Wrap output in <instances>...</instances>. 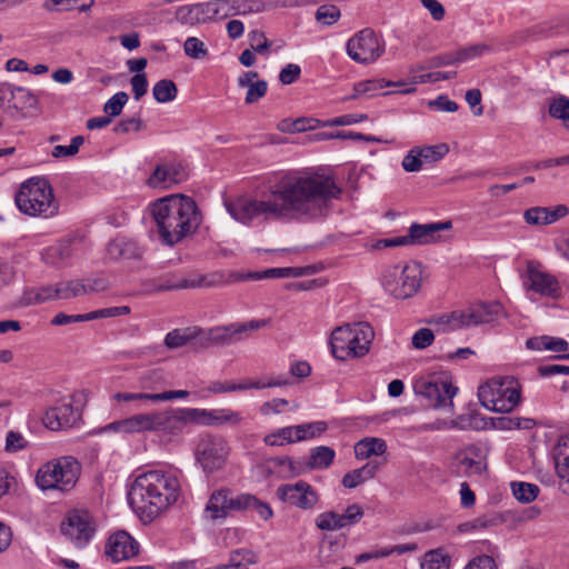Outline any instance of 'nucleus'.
Returning a JSON list of instances; mask_svg holds the SVG:
<instances>
[{"label": "nucleus", "instance_id": "nucleus-1", "mask_svg": "<svg viewBox=\"0 0 569 569\" xmlns=\"http://www.w3.org/2000/svg\"><path fill=\"white\" fill-rule=\"evenodd\" d=\"M341 192L329 174L295 170L270 182L260 199L239 197L224 204L229 214L243 224L257 219H318L328 214L332 200L338 199Z\"/></svg>", "mask_w": 569, "mask_h": 569}, {"label": "nucleus", "instance_id": "nucleus-2", "mask_svg": "<svg viewBox=\"0 0 569 569\" xmlns=\"http://www.w3.org/2000/svg\"><path fill=\"white\" fill-rule=\"evenodd\" d=\"M177 470H149L134 479L128 492V501L141 517L151 521L181 495V482Z\"/></svg>", "mask_w": 569, "mask_h": 569}, {"label": "nucleus", "instance_id": "nucleus-3", "mask_svg": "<svg viewBox=\"0 0 569 569\" xmlns=\"http://www.w3.org/2000/svg\"><path fill=\"white\" fill-rule=\"evenodd\" d=\"M150 211L159 239L168 247L196 233L201 224V213L196 201L184 194L160 198L151 204Z\"/></svg>", "mask_w": 569, "mask_h": 569}, {"label": "nucleus", "instance_id": "nucleus-4", "mask_svg": "<svg viewBox=\"0 0 569 569\" xmlns=\"http://www.w3.org/2000/svg\"><path fill=\"white\" fill-rule=\"evenodd\" d=\"M14 202L22 213L31 217L50 218L59 209L50 182L41 177L22 182L14 196Z\"/></svg>", "mask_w": 569, "mask_h": 569}, {"label": "nucleus", "instance_id": "nucleus-5", "mask_svg": "<svg viewBox=\"0 0 569 569\" xmlns=\"http://www.w3.org/2000/svg\"><path fill=\"white\" fill-rule=\"evenodd\" d=\"M81 463L72 456H62L43 463L36 472V485L42 491L69 492L77 485Z\"/></svg>", "mask_w": 569, "mask_h": 569}, {"label": "nucleus", "instance_id": "nucleus-6", "mask_svg": "<svg viewBox=\"0 0 569 569\" xmlns=\"http://www.w3.org/2000/svg\"><path fill=\"white\" fill-rule=\"evenodd\" d=\"M372 338L373 330L368 323L338 327L330 337L331 352L339 360L363 357L369 351Z\"/></svg>", "mask_w": 569, "mask_h": 569}, {"label": "nucleus", "instance_id": "nucleus-7", "mask_svg": "<svg viewBox=\"0 0 569 569\" xmlns=\"http://www.w3.org/2000/svg\"><path fill=\"white\" fill-rule=\"evenodd\" d=\"M478 397L490 411L510 412L519 405L521 390L512 377L495 378L479 387Z\"/></svg>", "mask_w": 569, "mask_h": 569}, {"label": "nucleus", "instance_id": "nucleus-8", "mask_svg": "<svg viewBox=\"0 0 569 569\" xmlns=\"http://www.w3.org/2000/svg\"><path fill=\"white\" fill-rule=\"evenodd\" d=\"M503 315V307L498 301L477 302L465 310H456L439 318L440 323L448 325L451 330L491 323Z\"/></svg>", "mask_w": 569, "mask_h": 569}, {"label": "nucleus", "instance_id": "nucleus-9", "mask_svg": "<svg viewBox=\"0 0 569 569\" xmlns=\"http://www.w3.org/2000/svg\"><path fill=\"white\" fill-rule=\"evenodd\" d=\"M96 518L87 510L73 509L67 512L60 525L62 536L76 548L83 549L97 532Z\"/></svg>", "mask_w": 569, "mask_h": 569}, {"label": "nucleus", "instance_id": "nucleus-10", "mask_svg": "<svg viewBox=\"0 0 569 569\" xmlns=\"http://www.w3.org/2000/svg\"><path fill=\"white\" fill-rule=\"evenodd\" d=\"M269 320L254 319L247 322L230 323L228 326H218L203 330L200 335V346L209 348L211 346H230L248 337L249 332L257 331L267 326Z\"/></svg>", "mask_w": 569, "mask_h": 569}, {"label": "nucleus", "instance_id": "nucleus-11", "mask_svg": "<svg viewBox=\"0 0 569 569\" xmlns=\"http://www.w3.org/2000/svg\"><path fill=\"white\" fill-rule=\"evenodd\" d=\"M457 390L446 373H433L415 385L416 393L425 397L428 400V406L436 409L452 407V398Z\"/></svg>", "mask_w": 569, "mask_h": 569}, {"label": "nucleus", "instance_id": "nucleus-12", "mask_svg": "<svg viewBox=\"0 0 569 569\" xmlns=\"http://www.w3.org/2000/svg\"><path fill=\"white\" fill-rule=\"evenodd\" d=\"M346 50L350 59L361 64L376 61L383 52L379 37L370 28H365L351 37Z\"/></svg>", "mask_w": 569, "mask_h": 569}, {"label": "nucleus", "instance_id": "nucleus-13", "mask_svg": "<svg viewBox=\"0 0 569 569\" xmlns=\"http://www.w3.org/2000/svg\"><path fill=\"white\" fill-rule=\"evenodd\" d=\"M228 455L227 441L220 437L210 436L201 438L194 451L196 460L206 473L220 470L226 465Z\"/></svg>", "mask_w": 569, "mask_h": 569}, {"label": "nucleus", "instance_id": "nucleus-14", "mask_svg": "<svg viewBox=\"0 0 569 569\" xmlns=\"http://www.w3.org/2000/svg\"><path fill=\"white\" fill-rule=\"evenodd\" d=\"M522 282L527 290L543 297L556 299L561 295L558 279L553 274L543 271L541 263L538 261L527 262Z\"/></svg>", "mask_w": 569, "mask_h": 569}, {"label": "nucleus", "instance_id": "nucleus-15", "mask_svg": "<svg viewBox=\"0 0 569 569\" xmlns=\"http://www.w3.org/2000/svg\"><path fill=\"white\" fill-rule=\"evenodd\" d=\"M452 222L438 221L430 223L413 222L409 227L406 236L393 237V247L400 246H426L440 240V231L450 230Z\"/></svg>", "mask_w": 569, "mask_h": 569}, {"label": "nucleus", "instance_id": "nucleus-16", "mask_svg": "<svg viewBox=\"0 0 569 569\" xmlns=\"http://www.w3.org/2000/svg\"><path fill=\"white\" fill-rule=\"evenodd\" d=\"M276 495L282 502L301 510H311L320 501L318 491L305 480L281 485L277 488Z\"/></svg>", "mask_w": 569, "mask_h": 569}, {"label": "nucleus", "instance_id": "nucleus-17", "mask_svg": "<svg viewBox=\"0 0 569 569\" xmlns=\"http://www.w3.org/2000/svg\"><path fill=\"white\" fill-rule=\"evenodd\" d=\"M152 419V432L178 436L187 425H193L192 408H170L164 411H153Z\"/></svg>", "mask_w": 569, "mask_h": 569}, {"label": "nucleus", "instance_id": "nucleus-18", "mask_svg": "<svg viewBox=\"0 0 569 569\" xmlns=\"http://www.w3.org/2000/svg\"><path fill=\"white\" fill-rule=\"evenodd\" d=\"M139 552V542L126 530L110 533L104 543V557L111 562L130 560Z\"/></svg>", "mask_w": 569, "mask_h": 569}, {"label": "nucleus", "instance_id": "nucleus-19", "mask_svg": "<svg viewBox=\"0 0 569 569\" xmlns=\"http://www.w3.org/2000/svg\"><path fill=\"white\" fill-rule=\"evenodd\" d=\"M242 493L232 496L228 488L213 490L204 508L207 519H226L231 511H241Z\"/></svg>", "mask_w": 569, "mask_h": 569}, {"label": "nucleus", "instance_id": "nucleus-20", "mask_svg": "<svg viewBox=\"0 0 569 569\" xmlns=\"http://www.w3.org/2000/svg\"><path fill=\"white\" fill-rule=\"evenodd\" d=\"M363 517V510L359 505H350L342 513L328 510L315 518V526L321 531H337L358 523Z\"/></svg>", "mask_w": 569, "mask_h": 569}, {"label": "nucleus", "instance_id": "nucleus-21", "mask_svg": "<svg viewBox=\"0 0 569 569\" xmlns=\"http://www.w3.org/2000/svg\"><path fill=\"white\" fill-rule=\"evenodd\" d=\"M220 282L221 276L218 274H197L191 277H183L178 273H168L160 277L156 281L154 290L169 291L187 288H208L217 286Z\"/></svg>", "mask_w": 569, "mask_h": 569}, {"label": "nucleus", "instance_id": "nucleus-22", "mask_svg": "<svg viewBox=\"0 0 569 569\" xmlns=\"http://www.w3.org/2000/svg\"><path fill=\"white\" fill-rule=\"evenodd\" d=\"M187 167L177 160L164 161L156 166L153 172L147 180L150 188L168 189L188 179Z\"/></svg>", "mask_w": 569, "mask_h": 569}, {"label": "nucleus", "instance_id": "nucleus-23", "mask_svg": "<svg viewBox=\"0 0 569 569\" xmlns=\"http://www.w3.org/2000/svg\"><path fill=\"white\" fill-rule=\"evenodd\" d=\"M78 418L79 413L72 403L61 401L46 410L42 423L49 430L59 431L71 428Z\"/></svg>", "mask_w": 569, "mask_h": 569}, {"label": "nucleus", "instance_id": "nucleus-24", "mask_svg": "<svg viewBox=\"0 0 569 569\" xmlns=\"http://www.w3.org/2000/svg\"><path fill=\"white\" fill-rule=\"evenodd\" d=\"M192 415L193 425L201 426H237L243 420L242 415L240 412L233 411L229 408L211 410L192 408Z\"/></svg>", "mask_w": 569, "mask_h": 569}, {"label": "nucleus", "instance_id": "nucleus-25", "mask_svg": "<svg viewBox=\"0 0 569 569\" xmlns=\"http://www.w3.org/2000/svg\"><path fill=\"white\" fill-rule=\"evenodd\" d=\"M422 269L421 264L413 262L403 267L399 277L397 288L393 290V297L397 299H408L413 297L421 287Z\"/></svg>", "mask_w": 569, "mask_h": 569}, {"label": "nucleus", "instance_id": "nucleus-26", "mask_svg": "<svg viewBox=\"0 0 569 569\" xmlns=\"http://www.w3.org/2000/svg\"><path fill=\"white\" fill-rule=\"evenodd\" d=\"M569 213L565 204H558L555 208L532 207L525 211L523 218L528 224L545 226L551 224Z\"/></svg>", "mask_w": 569, "mask_h": 569}, {"label": "nucleus", "instance_id": "nucleus-27", "mask_svg": "<svg viewBox=\"0 0 569 569\" xmlns=\"http://www.w3.org/2000/svg\"><path fill=\"white\" fill-rule=\"evenodd\" d=\"M457 76L456 71L446 72H428L421 74H413L409 82L393 81V93H411L416 91V84L427 82H438L441 80H449Z\"/></svg>", "mask_w": 569, "mask_h": 569}, {"label": "nucleus", "instance_id": "nucleus-28", "mask_svg": "<svg viewBox=\"0 0 569 569\" xmlns=\"http://www.w3.org/2000/svg\"><path fill=\"white\" fill-rule=\"evenodd\" d=\"M563 23L560 19H555L551 21L541 22L535 24L526 30H522L518 33V39L521 42H526L528 40H539L543 38L553 37L562 32Z\"/></svg>", "mask_w": 569, "mask_h": 569}, {"label": "nucleus", "instance_id": "nucleus-29", "mask_svg": "<svg viewBox=\"0 0 569 569\" xmlns=\"http://www.w3.org/2000/svg\"><path fill=\"white\" fill-rule=\"evenodd\" d=\"M307 268L301 267H284V268H270L262 271H249L238 276L239 280L259 281L262 279L276 278H297L306 273Z\"/></svg>", "mask_w": 569, "mask_h": 569}, {"label": "nucleus", "instance_id": "nucleus-30", "mask_svg": "<svg viewBox=\"0 0 569 569\" xmlns=\"http://www.w3.org/2000/svg\"><path fill=\"white\" fill-rule=\"evenodd\" d=\"M111 259L132 260L141 258V249L138 243L131 239L119 238L109 242L107 248Z\"/></svg>", "mask_w": 569, "mask_h": 569}, {"label": "nucleus", "instance_id": "nucleus-31", "mask_svg": "<svg viewBox=\"0 0 569 569\" xmlns=\"http://www.w3.org/2000/svg\"><path fill=\"white\" fill-rule=\"evenodd\" d=\"M201 333H203V330L198 327L174 329L166 335L164 346L168 349H178L196 341L197 339L200 340Z\"/></svg>", "mask_w": 569, "mask_h": 569}, {"label": "nucleus", "instance_id": "nucleus-32", "mask_svg": "<svg viewBox=\"0 0 569 569\" xmlns=\"http://www.w3.org/2000/svg\"><path fill=\"white\" fill-rule=\"evenodd\" d=\"M137 381L142 392H161L169 385L164 370L160 368L143 371Z\"/></svg>", "mask_w": 569, "mask_h": 569}, {"label": "nucleus", "instance_id": "nucleus-33", "mask_svg": "<svg viewBox=\"0 0 569 569\" xmlns=\"http://www.w3.org/2000/svg\"><path fill=\"white\" fill-rule=\"evenodd\" d=\"M378 469L379 463L375 460H370L361 468L347 472L342 478V486L348 489H353L366 480L373 478Z\"/></svg>", "mask_w": 569, "mask_h": 569}, {"label": "nucleus", "instance_id": "nucleus-34", "mask_svg": "<svg viewBox=\"0 0 569 569\" xmlns=\"http://www.w3.org/2000/svg\"><path fill=\"white\" fill-rule=\"evenodd\" d=\"M387 450V443L380 438H365L355 445V456L359 460L368 459L371 456H381Z\"/></svg>", "mask_w": 569, "mask_h": 569}, {"label": "nucleus", "instance_id": "nucleus-35", "mask_svg": "<svg viewBox=\"0 0 569 569\" xmlns=\"http://www.w3.org/2000/svg\"><path fill=\"white\" fill-rule=\"evenodd\" d=\"M56 299H58L57 283L54 286L48 284L24 290L22 303L24 306L40 305Z\"/></svg>", "mask_w": 569, "mask_h": 569}, {"label": "nucleus", "instance_id": "nucleus-36", "mask_svg": "<svg viewBox=\"0 0 569 569\" xmlns=\"http://www.w3.org/2000/svg\"><path fill=\"white\" fill-rule=\"evenodd\" d=\"M391 81L385 79H372L360 81L353 86V93L346 98V100H355L361 96L375 97L386 87H390Z\"/></svg>", "mask_w": 569, "mask_h": 569}, {"label": "nucleus", "instance_id": "nucleus-37", "mask_svg": "<svg viewBox=\"0 0 569 569\" xmlns=\"http://www.w3.org/2000/svg\"><path fill=\"white\" fill-rule=\"evenodd\" d=\"M548 114L558 120L569 131V98L559 94L549 101Z\"/></svg>", "mask_w": 569, "mask_h": 569}, {"label": "nucleus", "instance_id": "nucleus-38", "mask_svg": "<svg viewBox=\"0 0 569 569\" xmlns=\"http://www.w3.org/2000/svg\"><path fill=\"white\" fill-rule=\"evenodd\" d=\"M297 426L283 427L264 437L263 441L267 446H283L293 443L298 440V432H301Z\"/></svg>", "mask_w": 569, "mask_h": 569}, {"label": "nucleus", "instance_id": "nucleus-39", "mask_svg": "<svg viewBox=\"0 0 569 569\" xmlns=\"http://www.w3.org/2000/svg\"><path fill=\"white\" fill-rule=\"evenodd\" d=\"M416 148L423 168L437 163L449 152V147L446 143Z\"/></svg>", "mask_w": 569, "mask_h": 569}, {"label": "nucleus", "instance_id": "nucleus-40", "mask_svg": "<svg viewBox=\"0 0 569 569\" xmlns=\"http://www.w3.org/2000/svg\"><path fill=\"white\" fill-rule=\"evenodd\" d=\"M244 510H254L263 520H269L273 517V510L270 505L250 493H242L241 511Z\"/></svg>", "mask_w": 569, "mask_h": 569}, {"label": "nucleus", "instance_id": "nucleus-41", "mask_svg": "<svg viewBox=\"0 0 569 569\" xmlns=\"http://www.w3.org/2000/svg\"><path fill=\"white\" fill-rule=\"evenodd\" d=\"M152 94L157 102L167 103L177 98L178 88L172 80L161 79L154 83Z\"/></svg>", "mask_w": 569, "mask_h": 569}, {"label": "nucleus", "instance_id": "nucleus-42", "mask_svg": "<svg viewBox=\"0 0 569 569\" xmlns=\"http://www.w3.org/2000/svg\"><path fill=\"white\" fill-rule=\"evenodd\" d=\"M335 456L333 449L327 446L317 447L311 451L308 466L311 469L328 468L332 463Z\"/></svg>", "mask_w": 569, "mask_h": 569}, {"label": "nucleus", "instance_id": "nucleus-43", "mask_svg": "<svg viewBox=\"0 0 569 569\" xmlns=\"http://www.w3.org/2000/svg\"><path fill=\"white\" fill-rule=\"evenodd\" d=\"M83 295H87V290L82 280H71L57 283V297L60 300H69Z\"/></svg>", "mask_w": 569, "mask_h": 569}, {"label": "nucleus", "instance_id": "nucleus-44", "mask_svg": "<svg viewBox=\"0 0 569 569\" xmlns=\"http://www.w3.org/2000/svg\"><path fill=\"white\" fill-rule=\"evenodd\" d=\"M421 569H449L450 558L442 549L428 551L420 565Z\"/></svg>", "mask_w": 569, "mask_h": 569}, {"label": "nucleus", "instance_id": "nucleus-45", "mask_svg": "<svg viewBox=\"0 0 569 569\" xmlns=\"http://www.w3.org/2000/svg\"><path fill=\"white\" fill-rule=\"evenodd\" d=\"M254 562V553L247 549L236 550L231 553L228 565L208 569H248Z\"/></svg>", "mask_w": 569, "mask_h": 569}, {"label": "nucleus", "instance_id": "nucleus-46", "mask_svg": "<svg viewBox=\"0 0 569 569\" xmlns=\"http://www.w3.org/2000/svg\"><path fill=\"white\" fill-rule=\"evenodd\" d=\"M152 412L138 413L127 418L128 433L152 432Z\"/></svg>", "mask_w": 569, "mask_h": 569}, {"label": "nucleus", "instance_id": "nucleus-47", "mask_svg": "<svg viewBox=\"0 0 569 569\" xmlns=\"http://www.w3.org/2000/svg\"><path fill=\"white\" fill-rule=\"evenodd\" d=\"M511 489L513 497L523 503L533 501L540 491L537 485L529 482H512Z\"/></svg>", "mask_w": 569, "mask_h": 569}, {"label": "nucleus", "instance_id": "nucleus-48", "mask_svg": "<svg viewBox=\"0 0 569 569\" xmlns=\"http://www.w3.org/2000/svg\"><path fill=\"white\" fill-rule=\"evenodd\" d=\"M12 107L16 109H33L38 106V97L23 87H16Z\"/></svg>", "mask_w": 569, "mask_h": 569}, {"label": "nucleus", "instance_id": "nucleus-49", "mask_svg": "<svg viewBox=\"0 0 569 569\" xmlns=\"http://www.w3.org/2000/svg\"><path fill=\"white\" fill-rule=\"evenodd\" d=\"M341 17L340 9L335 4H321L315 14V18L318 22L323 26H332L335 24Z\"/></svg>", "mask_w": 569, "mask_h": 569}, {"label": "nucleus", "instance_id": "nucleus-50", "mask_svg": "<svg viewBox=\"0 0 569 569\" xmlns=\"http://www.w3.org/2000/svg\"><path fill=\"white\" fill-rule=\"evenodd\" d=\"M490 51H491V47L486 43L471 44V46H468V47L457 50L455 52L456 53L455 59L457 60V63H461V62L468 61L470 59L481 57Z\"/></svg>", "mask_w": 569, "mask_h": 569}, {"label": "nucleus", "instance_id": "nucleus-51", "mask_svg": "<svg viewBox=\"0 0 569 569\" xmlns=\"http://www.w3.org/2000/svg\"><path fill=\"white\" fill-rule=\"evenodd\" d=\"M183 51L187 57L197 60L204 59L209 54L203 41L197 37H189L186 39L183 43Z\"/></svg>", "mask_w": 569, "mask_h": 569}, {"label": "nucleus", "instance_id": "nucleus-52", "mask_svg": "<svg viewBox=\"0 0 569 569\" xmlns=\"http://www.w3.org/2000/svg\"><path fill=\"white\" fill-rule=\"evenodd\" d=\"M128 94L124 91L113 94L103 106V111L111 119L121 114L123 107L128 102Z\"/></svg>", "mask_w": 569, "mask_h": 569}, {"label": "nucleus", "instance_id": "nucleus-53", "mask_svg": "<svg viewBox=\"0 0 569 569\" xmlns=\"http://www.w3.org/2000/svg\"><path fill=\"white\" fill-rule=\"evenodd\" d=\"M270 466L278 469V473L283 478H289L300 473V469L289 457H274L269 460Z\"/></svg>", "mask_w": 569, "mask_h": 569}, {"label": "nucleus", "instance_id": "nucleus-54", "mask_svg": "<svg viewBox=\"0 0 569 569\" xmlns=\"http://www.w3.org/2000/svg\"><path fill=\"white\" fill-rule=\"evenodd\" d=\"M301 432H298V440L303 441L307 439H312L319 437L328 429V423L326 421H313L302 425H297Z\"/></svg>", "mask_w": 569, "mask_h": 569}, {"label": "nucleus", "instance_id": "nucleus-55", "mask_svg": "<svg viewBox=\"0 0 569 569\" xmlns=\"http://www.w3.org/2000/svg\"><path fill=\"white\" fill-rule=\"evenodd\" d=\"M455 58H456L455 52L441 53V54H438V56L427 59L423 64L417 66L416 69L419 71H422L426 69H436V68H440V67L457 64V60Z\"/></svg>", "mask_w": 569, "mask_h": 569}, {"label": "nucleus", "instance_id": "nucleus-56", "mask_svg": "<svg viewBox=\"0 0 569 569\" xmlns=\"http://www.w3.org/2000/svg\"><path fill=\"white\" fill-rule=\"evenodd\" d=\"M560 490L569 496V456H560L556 461Z\"/></svg>", "mask_w": 569, "mask_h": 569}, {"label": "nucleus", "instance_id": "nucleus-57", "mask_svg": "<svg viewBox=\"0 0 569 569\" xmlns=\"http://www.w3.org/2000/svg\"><path fill=\"white\" fill-rule=\"evenodd\" d=\"M84 138L82 136H76L71 139L69 146H56L52 150L53 158H68L73 157L78 153L79 148L83 144Z\"/></svg>", "mask_w": 569, "mask_h": 569}, {"label": "nucleus", "instance_id": "nucleus-58", "mask_svg": "<svg viewBox=\"0 0 569 569\" xmlns=\"http://www.w3.org/2000/svg\"><path fill=\"white\" fill-rule=\"evenodd\" d=\"M250 47L259 54H268L271 47V42L267 39L266 34L261 30H251L249 32Z\"/></svg>", "mask_w": 569, "mask_h": 569}, {"label": "nucleus", "instance_id": "nucleus-59", "mask_svg": "<svg viewBox=\"0 0 569 569\" xmlns=\"http://www.w3.org/2000/svg\"><path fill=\"white\" fill-rule=\"evenodd\" d=\"M251 389V381L234 383V382H221L214 381L208 387V391L212 393H223L232 391H244Z\"/></svg>", "mask_w": 569, "mask_h": 569}, {"label": "nucleus", "instance_id": "nucleus-60", "mask_svg": "<svg viewBox=\"0 0 569 569\" xmlns=\"http://www.w3.org/2000/svg\"><path fill=\"white\" fill-rule=\"evenodd\" d=\"M29 443L24 437L18 432L10 430L6 436L4 450L9 453H14L28 448Z\"/></svg>", "mask_w": 569, "mask_h": 569}, {"label": "nucleus", "instance_id": "nucleus-61", "mask_svg": "<svg viewBox=\"0 0 569 569\" xmlns=\"http://www.w3.org/2000/svg\"><path fill=\"white\" fill-rule=\"evenodd\" d=\"M433 341L435 333L429 328H420L413 333L411 338L412 348L418 350L426 349L427 347L431 346Z\"/></svg>", "mask_w": 569, "mask_h": 569}, {"label": "nucleus", "instance_id": "nucleus-62", "mask_svg": "<svg viewBox=\"0 0 569 569\" xmlns=\"http://www.w3.org/2000/svg\"><path fill=\"white\" fill-rule=\"evenodd\" d=\"M234 14L259 13L266 10V3L262 0H243L232 6Z\"/></svg>", "mask_w": 569, "mask_h": 569}, {"label": "nucleus", "instance_id": "nucleus-63", "mask_svg": "<svg viewBox=\"0 0 569 569\" xmlns=\"http://www.w3.org/2000/svg\"><path fill=\"white\" fill-rule=\"evenodd\" d=\"M143 128V122L140 117L126 118L119 121L113 128L114 133L127 134L129 132H137Z\"/></svg>", "mask_w": 569, "mask_h": 569}, {"label": "nucleus", "instance_id": "nucleus-64", "mask_svg": "<svg viewBox=\"0 0 569 569\" xmlns=\"http://www.w3.org/2000/svg\"><path fill=\"white\" fill-rule=\"evenodd\" d=\"M268 90V83L266 80H256L253 84L248 87V91L246 94V103L252 104L259 101L262 97L266 96Z\"/></svg>", "mask_w": 569, "mask_h": 569}]
</instances>
